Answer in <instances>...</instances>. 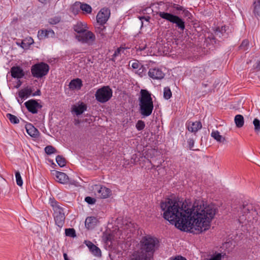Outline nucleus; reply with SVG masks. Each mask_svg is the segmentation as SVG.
I'll return each instance as SVG.
<instances>
[{
  "instance_id": "f257e3e1",
  "label": "nucleus",
  "mask_w": 260,
  "mask_h": 260,
  "mask_svg": "<svg viewBox=\"0 0 260 260\" xmlns=\"http://www.w3.org/2000/svg\"><path fill=\"white\" fill-rule=\"evenodd\" d=\"M163 216L179 229L199 234L208 230L217 212L214 205L203 201L193 204L186 200L167 199L160 203Z\"/></svg>"
},
{
  "instance_id": "f03ea898",
  "label": "nucleus",
  "mask_w": 260,
  "mask_h": 260,
  "mask_svg": "<svg viewBox=\"0 0 260 260\" xmlns=\"http://www.w3.org/2000/svg\"><path fill=\"white\" fill-rule=\"evenodd\" d=\"M140 113L144 117L150 116L153 109V104L150 93L145 89H141L139 98Z\"/></svg>"
},
{
  "instance_id": "7ed1b4c3",
  "label": "nucleus",
  "mask_w": 260,
  "mask_h": 260,
  "mask_svg": "<svg viewBox=\"0 0 260 260\" xmlns=\"http://www.w3.org/2000/svg\"><path fill=\"white\" fill-rule=\"evenodd\" d=\"M258 212L251 204H244L240 208L238 220L242 224H246L249 222L256 219Z\"/></svg>"
},
{
  "instance_id": "20e7f679",
  "label": "nucleus",
  "mask_w": 260,
  "mask_h": 260,
  "mask_svg": "<svg viewBox=\"0 0 260 260\" xmlns=\"http://www.w3.org/2000/svg\"><path fill=\"white\" fill-rule=\"evenodd\" d=\"M158 243L157 238L150 235H146L143 237L140 242V249L150 255L157 248Z\"/></svg>"
},
{
  "instance_id": "39448f33",
  "label": "nucleus",
  "mask_w": 260,
  "mask_h": 260,
  "mask_svg": "<svg viewBox=\"0 0 260 260\" xmlns=\"http://www.w3.org/2000/svg\"><path fill=\"white\" fill-rule=\"evenodd\" d=\"M49 203L52 207L54 213L53 216L55 224L59 228H62L64 223L65 215L63 208L54 199L50 198Z\"/></svg>"
},
{
  "instance_id": "423d86ee",
  "label": "nucleus",
  "mask_w": 260,
  "mask_h": 260,
  "mask_svg": "<svg viewBox=\"0 0 260 260\" xmlns=\"http://www.w3.org/2000/svg\"><path fill=\"white\" fill-rule=\"evenodd\" d=\"M156 14H158L159 16L166 20L176 24V26L183 30L185 28V24L184 21L179 17L173 15L171 13L164 12L155 11Z\"/></svg>"
},
{
  "instance_id": "0eeeda50",
  "label": "nucleus",
  "mask_w": 260,
  "mask_h": 260,
  "mask_svg": "<svg viewBox=\"0 0 260 260\" xmlns=\"http://www.w3.org/2000/svg\"><path fill=\"white\" fill-rule=\"evenodd\" d=\"M49 70V66L43 62L35 64L31 68V73L32 76L37 78H40L46 75Z\"/></svg>"
},
{
  "instance_id": "6e6552de",
  "label": "nucleus",
  "mask_w": 260,
  "mask_h": 260,
  "mask_svg": "<svg viewBox=\"0 0 260 260\" xmlns=\"http://www.w3.org/2000/svg\"><path fill=\"white\" fill-rule=\"evenodd\" d=\"M112 90L109 86H104L96 91L95 96L96 100L102 103L108 101L112 96Z\"/></svg>"
},
{
  "instance_id": "1a4fd4ad",
  "label": "nucleus",
  "mask_w": 260,
  "mask_h": 260,
  "mask_svg": "<svg viewBox=\"0 0 260 260\" xmlns=\"http://www.w3.org/2000/svg\"><path fill=\"white\" fill-rule=\"evenodd\" d=\"M75 38L82 43L92 45L95 41V36L91 31L86 30L81 35H76Z\"/></svg>"
},
{
  "instance_id": "9d476101",
  "label": "nucleus",
  "mask_w": 260,
  "mask_h": 260,
  "mask_svg": "<svg viewBox=\"0 0 260 260\" xmlns=\"http://www.w3.org/2000/svg\"><path fill=\"white\" fill-rule=\"evenodd\" d=\"M92 190L94 194L101 199L109 198L112 194L110 189L100 185H94L92 186Z\"/></svg>"
},
{
  "instance_id": "9b49d317",
  "label": "nucleus",
  "mask_w": 260,
  "mask_h": 260,
  "mask_svg": "<svg viewBox=\"0 0 260 260\" xmlns=\"http://www.w3.org/2000/svg\"><path fill=\"white\" fill-rule=\"evenodd\" d=\"M110 15V11L108 8L102 9L96 16L98 23L104 24L108 20Z\"/></svg>"
},
{
  "instance_id": "f8f14e48",
  "label": "nucleus",
  "mask_w": 260,
  "mask_h": 260,
  "mask_svg": "<svg viewBox=\"0 0 260 260\" xmlns=\"http://www.w3.org/2000/svg\"><path fill=\"white\" fill-rule=\"evenodd\" d=\"M25 107L28 111L32 114H36L38 113V110L42 108L39 103L35 100H30L24 103Z\"/></svg>"
},
{
  "instance_id": "ddd939ff",
  "label": "nucleus",
  "mask_w": 260,
  "mask_h": 260,
  "mask_svg": "<svg viewBox=\"0 0 260 260\" xmlns=\"http://www.w3.org/2000/svg\"><path fill=\"white\" fill-rule=\"evenodd\" d=\"M148 76L153 79L160 80L164 78L165 74L160 69L155 68L149 69Z\"/></svg>"
},
{
  "instance_id": "4468645a",
  "label": "nucleus",
  "mask_w": 260,
  "mask_h": 260,
  "mask_svg": "<svg viewBox=\"0 0 260 260\" xmlns=\"http://www.w3.org/2000/svg\"><path fill=\"white\" fill-rule=\"evenodd\" d=\"M149 256L142 250L135 251L131 255L130 260H150Z\"/></svg>"
},
{
  "instance_id": "2eb2a0df",
  "label": "nucleus",
  "mask_w": 260,
  "mask_h": 260,
  "mask_svg": "<svg viewBox=\"0 0 260 260\" xmlns=\"http://www.w3.org/2000/svg\"><path fill=\"white\" fill-rule=\"evenodd\" d=\"M186 127L188 131L196 133L202 127V123L200 121H188L186 124Z\"/></svg>"
},
{
  "instance_id": "dca6fc26",
  "label": "nucleus",
  "mask_w": 260,
  "mask_h": 260,
  "mask_svg": "<svg viewBox=\"0 0 260 260\" xmlns=\"http://www.w3.org/2000/svg\"><path fill=\"white\" fill-rule=\"evenodd\" d=\"M73 29L77 32V35H81L86 30H87L89 29V27L86 23L78 22L74 25Z\"/></svg>"
},
{
  "instance_id": "f3484780",
  "label": "nucleus",
  "mask_w": 260,
  "mask_h": 260,
  "mask_svg": "<svg viewBox=\"0 0 260 260\" xmlns=\"http://www.w3.org/2000/svg\"><path fill=\"white\" fill-rule=\"evenodd\" d=\"M11 76L14 78H21L24 76L23 70L20 67H13L11 69Z\"/></svg>"
},
{
  "instance_id": "a211bd4d",
  "label": "nucleus",
  "mask_w": 260,
  "mask_h": 260,
  "mask_svg": "<svg viewBox=\"0 0 260 260\" xmlns=\"http://www.w3.org/2000/svg\"><path fill=\"white\" fill-rule=\"evenodd\" d=\"M25 128H26L27 134L31 137L37 138L39 136V132L31 124H30V123L26 124L25 125Z\"/></svg>"
},
{
  "instance_id": "6ab92c4d",
  "label": "nucleus",
  "mask_w": 260,
  "mask_h": 260,
  "mask_svg": "<svg viewBox=\"0 0 260 260\" xmlns=\"http://www.w3.org/2000/svg\"><path fill=\"white\" fill-rule=\"evenodd\" d=\"M56 180L62 184H67L69 182V178L68 175L63 172H56Z\"/></svg>"
},
{
  "instance_id": "aec40b11",
  "label": "nucleus",
  "mask_w": 260,
  "mask_h": 260,
  "mask_svg": "<svg viewBox=\"0 0 260 260\" xmlns=\"http://www.w3.org/2000/svg\"><path fill=\"white\" fill-rule=\"evenodd\" d=\"M31 93V88L26 87L18 91V96L20 99H25L29 97Z\"/></svg>"
},
{
  "instance_id": "412c9836",
  "label": "nucleus",
  "mask_w": 260,
  "mask_h": 260,
  "mask_svg": "<svg viewBox=\"0 0 260 260\" xmlns=\"http://www.w3.org/2000/svg\"><path fill=\"white\" fill-rule=\"evenodd\" d=\"M82 86V81L81 79L79 78L72 80L69 84L70 88L73 90L80 89L81 88Z\"/></svg>"
},
{
  "instance_id": "4be33fe9",
  "label": "nucleus",
  "mask_w": 260,
  "mask_h": 260,
  "mask_svg": "<svg viewBox=\"0 0 260 260\" xmlns=\"http://www.w3.org/2000/svg\"><path fill=\"white\" fill-rule=\"evenodd\" d=\"M211 136L219 143H224L226 142L225 138L220 135L218 131H213Z\"/></svg>"
},
{
  "instance_id": "5701e85b",
  "label": "nucleus",
  "mask_w": 260,
  "mask_h": 260,
  "mask_svg": "<svg viewBox=\"0 0 260 260\" xmlns=\"http://www.w3.org/2000/svg\"><path fill=\"white\" fill-rule=\"evenodd\" d=\"M34 42V40L31 37L26 38L22 41L20 45L23 49H27Z\"/></svg>"
},
{
  "instance_id": "b1692460",
  "label": "nucleus",
  "mask_w": 260,
  "mask_h": 260,
  "mask_svg": "<svg viewBox=\"0 0 260 260\" xmlns=\"http://www.w3.org/2000/svg\"><path fill=\"white\" fill-rule=\"evenodd\" d=\"M77 115L82 114L86 110V106L82 103L78 106H75L73 109Z\"/></svg>"
},
{
  "instance_id": "393cba45",
  "label": "nucleus",
  "mask_w": 260,
  "mask_h": 260,
  "mask_svg": "<svg viewBox=\"0 0 260 260\" xmlns=\"http://www.w3.org/2000/svg\"><path fill=\"white\" fill-rule=\"evenodd\" d=\"M235 123L237 127L240 128L244 125V117L242 115H237L234 118Z\"/></svg>"
},
{
  "instance_id": "a878e982",
  "label": "nucleus",
  "mask_w": 260,
  "mask_h": 260,
  "mask_svg": "<svg viewBox=\"0 0 260 260\" xmlns=\"http://www.w3.org/2000/svg\"><path fill=\"white\" fill-rule=\"evenodd\" d=\"M95 220V218L93 217H88L85 221V226L88 229H92L94 225Z\"/></svg>"
},
{
  "instance_id": "bb28decb",
  "label": "nucleus",
  "mask_w": 260,
  "mask_h": 260,
  "mask_svg": "<svg viewBox=\"0 0 260 260\" xmlns=\"http://www.w3.org/2000/svg\"><path fill=\"white\" fill-rule=\"evenodd\" d=\"M226 32V26H222L221 28L218 27L216 28L215 31V35L216 36L218 37L219 38L222 36H225Z\"/></svg>"
},
{
  "instance_id": "cd10ccee",
  "label": "nucleus",
  "mask_w": 260,
  "mask_h": 260,
  "mask_svg": "<svg viewBox=\"0 0 260 260\" xmlns=\"http://www.w3.org/2000/svg\"><path fill=\"white\" fill-rule=\"evenodd\" d=\"M253 6L254 14L260 16V0H255L253 3Z\"/></svg>"
},
{
  "instance_id": "c85d7f7f",
  "label": "nucleus",
  "mask_w": 260,
  "mask_h": 260,
  "mask_svg": "<svg viewBox=\"0 0 260 260\" xmlns=\"http://www.w3.org/2000/svg\"><path fill=\"white\" fill-rule=\"evenodd\" d=\"M90 251L96 257H101L102 256L100 249L95 245L90 249Z\"/></svg>"
},
{
  "instance_id": "c756f323",
  "label": "nucleus",
  "mask_w": 260,
  "mask_h": 260,
  "mask_svg": "<svg viewBox=\"0 0 260 260\" xmlns=\"http://www.w3.org/2000/svg\"><path fill=\"white\" fill-rule=\"evenodd\" d=\"M56 161L60 167L65 166L67 162L66 159L61 155L57 156L56 157Z\"/></svg>"
},
{
  "instance_id": "7c9ffc66",
  "label": "nucleus",
  "mask_w": 260,
  "mask_h": 260,
  "mask_svg": "<svg viewBox=\"0 0 260 260\" xmlns=\"http://www.w3.org/2000/svg\"><path fill=\"white\" fill-rule=\"evenodd\" d=\"M7 118L9 119L10 122L14 124H17L19 122V119L15 115H13L10 113H8L6 115Z\"/></svg>"
},
{
  "instance_id": "2f4dec72",
  "label": "nucleus",
  "mask_w": 260,
  "mask_h": 260,
  "mask_svg": "<svg viewBox=\"0 0 260 260\" xmlns=\"http://www.w3.org/2000/svg\"><path fill=\"white\" fill-rule=\"evenodd\" d=\"M80 4V9L87 13H90L92 11V8L91 6L87 4Z\"/></svg>"
},
{
  "instance_id": "473e14b6",
  "label": "nucleus",
  "mask_w": 260,
  "mask_h": 260,
  "mask_svg": "<svg viewBox=\"0 0 260 260\" xmlns=\"http://www.w3.org/2000/svg\"><path fill=\"white\" fill-rule=\"evenodd\" d=\"M105 29L106 27L103 24H100L99 26L96 27L95 31L100 34L101 37H104L105 36Z\"/></svg>"
},
{
  "instance_id": "72a5a7b5",
  "label": "nucleus",
  "mask_w": 260,
  "mask_h": 260,
  "mask_svg": "<svg viewBox=\"0 0 260 260\" xmlns=\"http://www.w3.org/2000/svg\"><path fill=\"white\" fill-rule=\"evenodd\" d=\"M172 96V92L169 87H165L164 88V98L166 100H169Z\"/></svg>"
},
{
  "instance_id": "f704fd0d",
  "label": "nucleus",
  "mask_w": 260,
  "mask_h": 260,
  "mask_svg": "<svg viewBox=\"0 0 260 260\" xmlns=\"http://www.w3.org/2000/svg\"><path fill=\"white\" fill-rule=\"evenodd\" d=\"M164 5V3L161 2H159V3H157L156 4H153L152 5V11L153 12L155 13L156 15H158V14H156V12H155L156 11H158V12H160V10H162L161 8H160V6Z\"/></svg>"
},
{
  "instance_id": "c9c22d12",
  "label": "nucleus",
  "mask_w": 260,
  "mask_h": 260,
  "mask_svg": "<svg viewBox=\"0 0 260 260\" xmlns=\"http://www.w3.org/2000/svg\"><path fill=\"white\" fill-rule=\"evenodd\" d=\"M60 17L55 16L49 19L48 22L51 25H55L58 23L60 21Z\"/></svg>"
},
{
  "instance_id": "e433bc0d",
  "label": "nucleus",
  "mask_w": 260,
  "mask_h": 260,
  "mask_svg": "<svg viewBox=\"0 0 260 260\" xmlns=\"http://www.w3.org/2000/svg\"><path fill=\"white\" fill-rule=\"evenodd\" d=\"M66 235L70 237H75L76 236L75 230L74 229H66L65 230Z\"/></svg>"
},
{
  "instance_id": "4c0bfd02",
  "label": "nucleus",
  "mask_w": 260,
  "mask_h": 260,
  "mask_svg": "<svg viewBox=\"0 0 260 260\" xmlns=\"http://www.w3.org/2000/svg\"><path fill=\"white\" fill-rule=\"evenodd\" d=\"M253 124L254 126V131L256 133L260 132V121L255 118L253 121Z\"/></svg>"
},
{
  "instance_id": "58836bf2",
  "label": "nucleus",
  "mask_w": 260,
  "mask_h": 260,
  "mask_svg": "<svg viewBox=\"0 0 260 260\" xmlns=\"http://www.w3.org/2000/svg\"><path fill=\"white\" fill-rule=\"evenodd\" d=\"M15 177L17 184L20 186H21L23 184V181L19 171H17L15 173Z\"/></svg>"
},
{
  "instance_id": "ea45409f",
  "label": "nucleus",
  "mask_w": 260,
  "mask_h": 260,
  "mask_svg": "<svg viewBox=\"0 0 260 260\" xmlns=\"http://www.w3.org/2000/svg\"><path fill=\"white\" fill-rule=\"evenodd\" d=\"M45 151L47 154L50 155L55 153L56 150L52 146L49 145L45 148Z\"/></svg>"
},
{
  "instance_id": "a19ab883",
  "label": "nucleus",
  "mask_w": 260,
  "mask_h": 260,
  "mask_svg": "<svg viewBox=\"0 0 260 260\" xmlns=\"http://www.w3.org/2000/svg\"><path fill=\"white\" fill-rule=\"evenodd\" d=\"M145 126L144 122L142 120H138L136 123V127L138 131L143 130Z\"/></svg>"
},
{
  "instance_id": "79ce46f5",
  "label": "nucleus",
  "mask_w": 260,
  "mask_h": 260,
  "mask_svg": "<svg viewBox=\"0 0 260 260\" xmlns=\"http://www.w3.org/2000/svg\"><path fill=\"white\" fill-rule=\"evenodd\" d=\"M248 41L247 40H244L242 41L241 45L240 46V48L243 50H246L248 49Z\"/></svg>"
},
{
  "instance_id": "37998d69",
  "label": "nucleus",
  "mask_w": 260,
  "mask_h": 260,
  "mask_svg": "<svg viewBox=\"0 0 260 260\" xmlns=\"http://www.w3.org/2000/svg\"><path fill=\"white\" fill-rule=\"evenodd\" d=\"M38 35L40 39L46 38V29L39 31Z\"/></svg>"
},
{
  "instance_id": "c03bdc74",
  "label": "nucleus",
  "mask_w": 260,
  "mask_h": 260,
  "mask_svg": "<svg viewBox=\"0 0 260 260\" xmlns=\"http://www.w3.org/2000/svg\"><path fill=\"white\" fill-rule=\"evenodd\" d=\"M55 32L52 29H46V38H54Z\"/></svg>"
},
{
  "instance_id": "a18cd8bd",
  "label": "nucleus",
  "mask_w": 260,
  "mask_h": 260,
  "mask_svg": "<svg viewBox=\"0 0 260 260\" xmlns=\"http://www.w3.org/2000/svg\"><path fill=\"white\" fill-rule=\"evenodd\" d=\"M85 201L89 204H93L95 203L96 200L90 197H87L85 199Z\"/></svg>"
},
{
  "instance_id": "49530a36",
  "label": "nucleus",
  "mask_w": 260,
  "mask_h": 260,
  "mask_svg": "<svg viewBox=\"0 0 260 260\" xmlns=\"http://www.w3.org/2000/svg\"><path fill=\"white\" fill-rule=\"evenodd\" d=\"M132 67L133 69H137L140 67V64L138 61H135L132 63Z\"/></svg>"
},
{
  "instance_id": "de8ad7c7",
  "label": "nucleus",
  "mask_w": 260,
  "mask_h": 260,
  "mask_svg": "<svg viewBox=\"0 0 260 260\" xmlns=\"http://www.w3.org/2000/svg\"><path fill=\"white\" fill-rule=\"evenodd\" d=\"M84 243L88 247V248H89V250L91 248H92V246H93L94 245L91 242H90L89 241H85Z\"/></svg>"
},
{
  "instance_id": "09e8293b",
  "label": "nucleus",
  "mask_w": 260,
  "mask_h": 260,
  "mask_svg": "<svg viewBox=\"0 0 260 260\" xmlns=\"http://www.w3.org/2000/svg\"><path fill=\"white\" fill-rule=\"evenodd\" d=\"M123 50L124 51L123 49L121 48H118L116 50H115L114 53L113 54V57H116L118 56L120 54V52Z\"/></svg>"
},
{
  "instance_id": "8fccbe9b",
  "label": "nucleus",
  "mask_w": 260,
  "mask_h": 260,
  "mask_svg": "<svg viewBox=\"0 0 260 260\" xmlns=\"http://www.w3.org/2000/svg\"><path fill=\"white\" fill-rule=\"evenodd\" d=\"M173 8L178 11H181L183 9V7L182 6H179L178 5H176V4L173 5Z\"/></svg>"
},
{
  "instance_id": "3c124183",
  "label": "nucleus",
  "mask_w": 260,
  "mask_h": 260,
  "mask_svg": "<svg viewBox=\"0 0 260 260\" xmlns=\"http://www.w3.org/2000/svg\"><path fill=\"white\" fill-rule=\"evenodd\" d=\"M188 143L190 148H192L194 145V140L192 139H189L188 140Z\"/></svg>"
},
{
  "instance_id": "603ef678",
  "label": "nucleus",
  "mask_w": 260,
  "mask_h": 260,
  "mask_svg": "<svg viewBox=\"0 0 260 260\" xmlns=\"http://www.w3.org/2000/svg\"><path fill=\"white\" fill-rule=\"evenodd\" d=\"M173 260H186V258L182 256H177L175 257Z\"/></svg>"
},
{
  "instance_id": "864d4df0",
  "label": "nucleus",
  "mask_w": 260,
  "mask_h": 260,
  "mask_svg": "<svg viewBox=\"0 0 260 260\" xmlns=\"http://www.w3.org/2000/svg\"><path fill=\"white\" fill-rule=\"evenodd\" d=\"M41 94V91L40 90H38L35 93L32 94L33 96L40 95Z\"/></svg>"
},
{
  "instance_id": "5fc2aeb1",
  "label": "nucleus",
  "mask_w": 260,
  "mask_h": 260,
  "mask_svg": "<svg viewBox=\"0 0 260 260\" xmlns=\"http://www.w3.org/2000/svg\"><path fill=\"white\" fill-rule=\"evenodd\" d=\"M140 19L141 20H142V19H144L146 21H149V20L150 19V17H140Z\"/></svg>"
},
{
  "instance_id": "6e6d98bb",
  "label": "nucleus",
  "mask_w": 260,
  "mask_h": 260,
  "mask_svg": "<svg viewBox=\"0 0 260 260\" xmlns=\"http://www.w3.org/2000/svg\"><path fill=\"white\" fill-rule=\"evenodd\" d=\"M255 68L257 70H260V61H259L257 63V65L255 67Z\"/></svg>"
},
{
  "instance_id": "4d7b16f0",
  "label": "nucleus",
  "mask_w": 260,
  "mask_h": 260,
  "mask_svg": "<svg viewBox=\"0 0 260 260\" xmlns=\"http://www.w3.org/2000/svg\"><path fill=\"white\" fill-rule=\"evenodd\" d=\"M146 47V45H144V46H142V47H139V50H140V51H142V50H144Z\"/></svg>"
},
{
  "instance_id": "13d9d810",
  "label": "nucleus",
  "mask_w": 260,
  "mask_h": 260,
  "mask_svg": "<svg viewBox=\"0 0 260 260\" xmlns=\"http://www.w3.org/2000/svg\"><path fill=\"white\" fill-rule=\"evenodd\" d=\"M63 257H64V260H69L67 253H63Z\"/></svg>"
},
{
  "instance_id": "bf43d9fd",
  "label": "nucleus",
  "mask_w": 260,
  "mask_h": 260,
  "mask_svg": "<svg viewBox=\"0 0 260 260\" xmlns=\"http://www.w3.org/2000/svg\"><path fill=\"white\" fill-rule=\"evenodd\" d=\"M24 100V99H17V102H18L20 104H21L23 103V100Z\"/></svg>"
},
{
  "instance_id": "052dcab7",
  "label": "nucleus",
  "mask_w": 260,
  "mask_h": 260,
  "mask_svg": "<svg viewBox=\"0 0 260 260\" xmlns=\"http://www.w3.org/2000/svg\"><path fill=\"white\" fill-rule=\"evenodd\" d=\"M24 100V99H17V102H18L20 104H21L23 103V100Z\"/></svg>"
},
{
  "instance_id": "680f3d73",
  "label": "nucleus",
  "mask_w": 260,
  "mask_h": 260,
  "mask_svg": "<svg viewBox=\"0 0 260 260\" xmlns=\"http://www.w3.org/2000/svg\"><path fill=\"white\" fill-rule=\"evenodd\" d=\"M111 236L109 235L106 237V241H111Z\"/></svg>"
},
{
  "instance_id": "e2e57ef3",
  "label": "nucleus",
  "mask_w": 260,
  "mask_h": 260,
  "mask_svg": "<svg viewBox=\"0 0 260 260\" xmlns=\"http://www.w3.org/2000/svg\"><path fill=\"white\" fill-rule=\"evenodd\" d=\"M41 1H43V2L42 3H44L46 1V0H41Z\"/></svg>"
},
{
  "instance_id": "0e129e2a",
  "label": "nucleus",
  "mask_w": 260,
  "mask_h": 260,
  "mask_svg": "<svg viewBox=\"0 0 260 260\" xmlns=\"http://www.w3.org/2000/svg\"><path fill=\"white\" fill-rule=\"evenodd\" d=\"M40 2L43 3V1H41V0H39Z\"/></svg>"
}]
</instances>
